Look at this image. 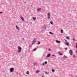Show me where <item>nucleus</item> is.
Instances as JSON below:
<instances>
[{
    "label": "nucleus",
    "mask_w": 77,
    "mask_h": 77,
    "mask_svg": "<svg viewBox=\"0 0 77 77\" xmlns=\"http://www.w3.org/2000/svg\"><path fill=\"white\" fill-rule=\"evenodd\" d=\"M41 44V42H40L39 41H38V43H37V44H38V45H39V44Z\"/></svg>",
    "instance_id": "14"
},
{
    "label": "nucleus",
    "mask_w": 77,
    "mask_h": 77,
    "mask_svg": "<svg viewBox=\"0 0 77 77\" xmlns=\"http://www.w3.org/2000/svg\"><path fill=\"white\" fill-rule=\"evenodd\" d=\"M26 73L27 74H29V72L28 71H27V72H26Z\"/></svg>",
    "instance_id": "24"
},
{
    "label": "nucleus",
    "mask_w": 77,
    "mask_h": 77,
    "mask_svg": "<svg viewBox=\"0 0 77 77\" xmlns=\"http://www.w3.org/2000/svg\"><path fill=\"white\" fill-rule=\"evenodd\" d=\"M42 65H44V63H42Z\"/></svg>",
    "instance_id": "32"
},
{
    "label": "nucleus",
    "mask_w": 77,
    "mask_h": 77,
    "mask_svg": "<svg viewBox=\"0 0 77 77\" xmlns=\"http://www.w3.org/2000/svg\"><path fill=\"white\" fill-rule=\"evenodd\" d=\"M65 49L66 50H67V48H65Z\"/></svg>",
    "instance_id": "35"
},
{
    "label": "nucleus",
    "mask_w": 77,
    "mask_h": 77,
    "mask_svg": "<svg viewBox=\"0 0 77 77\" xmlns=\"http://www.w3.org/2000/svg\"><path fill=\"white\" fill-rule=\"evenodd\" d=\"M10 72H13V71H14V68H11L10 69Z\"/></svg>",
    "instance_id": "3"
},
{
    "label": "nucleus",
    "mask_w": 77,
    "mask_h": 77,
    "mask_svg": "<svg viewBox=\"0 0 77 77\" xmlns=\"http://www.w3.org/2000/svg\"><path fill=\"white\" fill-rule=\"evenodd\" d=\"M73 58H75V56L74 55H73Z\"/></svg>",
    "instance_id": "31"
},
{
    "label": "nucleus",
    "mask_w": 77,
    "mask_h": 77,
    "mask_svg": "<svg viewBox=\"0 0 77 77\" xmlns=\"http://www.w3.org/2000/svg\"><path fill=\"white\" fill-rule=\"evenodd\" d=\"M36 63H33V65H36Z\"/></svg>",
    "instance_id": "30"
},
{
    "label": "nucleus",
    "mask_w": 77,
    "mask_h": 77,
    "mask_svg": "<svg viewBox=\"0 0 77 77\" xmlns=\"http://www.w3.org/2000/svg\"><path fill=\"white\" fill-rule=\"evenodd\" d=\"M35 43V42H33V41H32V43L30 45H29V47H30L31 46L33 45Z\"/></svg>",
    "instance_id": "5"
},
{
    "label": "nucleus",
    "mask_w": 77,
    "mask_h": 77,
    "mask_svg": "<svg viewBox=\"0 0 77 77\" xmlns=\"http://www.w3.org/2000/svg\"><path fill=\"white\" fill-rule=\"evenodd\" d=\"M63 59H65L67 58V57L65 55H64L63 56Z\"/></svg>",
    "instance_id": "12"
},
{
    "label": "nucleus",
    "mask_w": 77,
    "mask_h": 77,
    "mask_svg": "<svg viewBox=\"0 0 77 77\" xmlns=\"http://www.w3.org/2000/svg\"><path fill=\"white\" fill-rule=\"evenodd\" d=\"M64 40H65V42H67V41L66 40V39H64Z\"/></svg>",
    "instance_id": "34"
},
{
    "label": "nucleus",
    "mask_w": 77,
    "mask_h": 77,
    "mask_svg": "<svg viewBox=\"0 0 77 77\" xmlns=\"http://www.w3.org/2000/svg\"><path fill=\"white\" fill-rule=\"evenodd\" d=\"M58 53L59 54V55L60 56H62V55H63V54H62V53H61V52H60V51H59L58 52Z\"/></svg>",
    "instance_id": "8"
},
{
    "label": "nucleus",
    "mask_w": 77,
    "mask_h": 77,
    "mask_svg": "<svg viewBox=\"0 0 77 77\" xmlns=\"http://www.w3.org/2000/svg\"><path fill=\"white\" fill-rule=\"evenodd\" d=\"M23 40H24V38H23Z\"/></svg>",
    "instance_id": "38"
},
{
    "label": "nucleus",
    "mask_w": 77,
    "mask_h": 77,
    "mask_svg": "<svg viewBox=\"0 0 77 77\" xmlns=\"http://www.w3.org/2000/svg\"><path fill=\"white\" fill-rule=\"evenodd\" d=\"M20 18H21L22 20L23 21H24V18H23V17L21 15L20 16Z\"/></svg>",
    "instance_id": "7"
},
{
    "label": "nucleus",
    "mask_w": 77,
    "mask_h": 77,
    "mask_svg": "<svg viewBox=\"0 0 77 77\" xmlns=\"http://www.w3.org/2000/svg\"><path fill=\"white\" fill-rule=\"evenodd\" d=\"M50 17H51V14L50 13H48V20H49Z\"/></svg>",
    "instance_id": "1"
},
{
    "label": "nucleus",
    "mask_w": 77,
    "mask_h": 77,
    "mask_svg": "<svg viewBox=\"0 0 77 77\" xmlns=\"http://www.w3.org/2000/svg\"><path fill=\"white\" fill-rule=\"evenodd\" d=\"M65 44L66 45H69V44L68 42L65 43Z\"/></svg>",
    "instance_id": "10"
},
{
    "label": "nucleus",
    "mask_w": 77,
    "mask_h": 77,
    "mask_svg": "<svg viewBox=\"0 0 77 77\" xmlns=\"http://www.w3.org/2000/svg\"><path fill=\"white\" fill-rule=\"evenodd\" d=\"M42 30H43V29H42Z\"/></svg>",
    "instance_id": "39"
},
{
    "label": "nucleus",
    "mask_w": 77,
    "mask_h": 77,
    "mask_svg": "<svg viewBox=\"0 0 77 77\" xmlns=\"http://www.w3.org/2000/svg\"><path fill=\"white\" fill-rule=\"evenodd\" d=\"M72 40H73V41H75V39H74V38H72Z\"/></svg>",
    "instance_id": "33"
},
{
    "label": "nucleus",
    "mask_w": 77,
    "mask_h": 77,
    "mask_svg": "<svg viewBox=\"0 0 77 77\" xmlns=\"http://www.w3.org/2000/svg\"><path fill=\"white\" fill-rule=\"evenodd\" d=\"M66 39H69V37L68 36H67L66 37Z\"/></svg>",
    "instance_id": "20"
},
{
    "label": "nucleus",
    "mask_w": 77,
    "mask_h": 77,
    "mask_svg": "<svg viewBox=\"0 0 77 77\" xmlns=\"http://www.w3.org/2000/svg\"><path fill=\"white\" fill-rule=\"evenodd\" d=\"M45 73H46V74H48V72H47L46 71H45Z\"/></svg>",
    "instance_id": "27"
},
{
    "label": "nucleus",
    "mask_w": 77,
    "mask_h": 77,
    "mask_svg": "<svg viewBox=\"0 0 77 77\" xmlns=\"http://www.w3.org/2000/svg\"><path fill=\"white\" fill-rule=\"evenodd\" d=\"M50 55H51V54H48L47 56L46 57H50Z\"/></svg>",
    "instance_id": "6"
},
{
    "label": "nucleus",
    "mask_w": 77,
    "mask_h": 77,
    "mask_svg": "<svg viewBox=\"0 0 77 77\" xmlns=\"http://www.w3.org/2000/svg\"><path fill=\"white\" fill-rule=\"evenodd\" d=\"M49 33H50V34H51V35H53L54 33L53 32H49Z\"/></svg>",
    "instance_id": "15"
},
{
    "label": "nucleus",
    "mask_w": 77,
    "mask_h": 77,
    "mask_svg": "<svg viewBox=\"0 0 77 77\" xmlns=\"http://www.w3.org/2000/svg\"><path fill=\"white\" fill-rule=\"evenodd\" d=\"M55 42H56L58 44H60V42L58 40H56Z\"/></svg>",
    "instance_id": "9"
},
{
    "label": "nucleus",
    "mask_w": 77,
    "mask_h": 77,
    "mask_svg": "<svg viewBox=\"0 0 77 77\" xmlns=\"http://www.w3.org/2000/svg\"><path fill=\"white\" fill-rule=\"evenodd\" d=\"M37 49L36 48H35L34 49H33V51H36V50Z\"/></svg>",
    "instance_id": "18"
},
{
    "label": "nucleus",
    "mask_w": 77,
    "mask_h": 77,
    "mask_svg": "<svg viewBox=\"0 0 77 77\" xmlns=\"http://www.w3.org/2000/svg\"><path fill=\"white\" fill-rule=\"evenodd\" d=\"M36 40L35 38H34V40L32 41H33V42H35V41Z\"/></svg>",
    "instance_id": "22"
},
{
    "label": "nucleus",
    "mask_w": 77,
    "mask_h": 77,
    "mask_svg": "<svg viewBox=\"0 0 77 77\" xmlns=\"http://www.w3.org/2000/svg\"><path fill=\"white\" fill-rule=\"evenodd\" d=\"M16 29H17L18 30H19V27H18V26H17V25L16 26Z\"/></svg>",
    "instance_id": "11"
},
{
    "label": "nucleus",
    "mask_w": 77,
    "mask_h": 77,
    "mask_svg": "<svg viewBox=\"0 0 77 77\" xmlns=\"http://www.w3.org/2000/svg\"><path fill=\"white\" fill-rule=\"evenodd\" d=\"M41 8H38V9H37V11H41Z\"/></svg>",
    "instance_id": "17"
},
{
    "label": "nucleus",
    "mask_w": 77,
    "mask_h": 77,
    "mask_svg": "<svg viewBox=\"0 0 77 77\" xmlns=\"http://www.w3.org/2000/svg\"><path fill=\"white\" fill-rule=\"evenodd\" d=\"M75 44H76V48H77V43H76Z\"/></svg>",
    "instance_id": "28"
},
{
    "label": "nucleus",
    "mask_w": 77,
    "mask_h": 77,
    "mask_svg": "<svg viewBox=\"0 0 77 77\" xmlns=\"http://www.w3.org/2000/svg\"><path fill=\"white\" fill-rule=\"evenodd\" d=\"M18 53H20L21 51V50L22 48H21V47L20 46H18Z\"/></svg>",
    "instance_id": "2"
},
{
    "label": "nucleus",
    "mask_w": 77,
    "mask_h": 77,
    "mask_svg": "<svg viewBox=\"0 0 77 77\" xmlns=\"http://www.w3.org/2000/svg\"><path fill=\"white\" fill-rule=\"evenodd\" d=\"M60 32H61V33H63V30L61 29L60 30Z\"/></svg>",
    "instance_id": "19"
},
{
    "label": "nucleus",
    "mask_w": 77,
    "mask_h": 77,
    "mask_svg": "<svg viewBox=\"0 0 77 77\" xmlns=\"http://www.w3.org/2000/svg\"><path fill=\"white\" fill-rule=\"evenodd\" d=\"M52 56L53 57H54V56H55V55H52Z\"/></svg>",
    "instance_id": "36"
},
{
    "label": "nucleus",
    "mask_w": 77,
    "mask_h": 77,
    "mask_svg": "<svg viewBox=\"0 0 77 77\" xmlns=\"http://www.w3.org/2000/svg\"><path fill=\"white\" fill-rule=\"evenodd\" d=\"M50 23L52 25H53V21H51V22H50Z\"/></svg>",
    "instance_id": "16"
},
{
    "label": "nucleus",
    "mask_w": 77,
    "mask_h": 77,
    "mask_svg": "<svg viewBox=\"0 0 77 77\" xmlns=\"http://www.w3.org/2000/svg\"><path fill=\"white\" fill-rule=\"evenodd\" d=\"M48 51H51V49L49 48L48 49Z\"/></svg>",
    "instance_id": "25"
},
{
    "label": "nucleus",
    "mask_w": 77,
    "mask_h": 77,
    "mask_svg": "<svg viewBox=\"0 0 77 77\" xmlns=\"http://www.w3.org/2000/svg\"><path fill=\"white\" fill-rule=\"evenodd\" d=\"M40 71L39 70H37L36 72V73H38V72H39Z\"/></svg>",
    "instance_id": "21"
},
{
    "label": "nucleus",
    "mask_w": 77,
    "mask_h": 77,
    "mask_svg": "<svg viewBox=\"0 0 77 77\" xmlns=\"http://www.w3.org/2000/svg\"><path fill=\"white\" fill-rule=\"evenodd\" d=\"M47 61H45V64H47Z\"/></svg>",
    "instance_id": "26"
},
{
    "label": "nucleus",
    "mask_w": 77,
    "mask_h": 77,
    "mask_svg": "<svg viewBox=\"0 0 77 77\" xmlns=\"http://www.w3.org/2000/svg\"><path fill=\"white\" fill-rule=\"evenodd\" d=\"M77 77V76H76V77Z\"/></svg>",
    "instance_id": "40"
},
{
    "label": "nucleus",
    "mask_w": 77,
    "mask_h": 77,
    "mask_svg": "<svg viewBox=\"0 0 77 77\" xmlns=\"http://www.w3.org/2000/svg\"><path fill=\"white\" fill-rule=\"evenodd\" d=\"M32 19L34 20V21L36 20V18L34 17H32Z\"/></svg>",
    "instance_id": "13"
},
{
    "label": "nucleus",
    "mask_w": 77,
    "mask_h": 77,
    "mask_svg": "<svg viewBox=\"0 0 77 77\" xmlns=\"http://www.w3.org/2000/svg\"><path fill=\"white\" fill-rule=\"evenodd\" d=\"M42 27H43V28H44V29H45V27L44 26H42Z\"/></svg>",
    "instance_id": "29"
},
{
    "label": "nucleus",
    "mask_w": 77,
    "mask_h": 77,
    "mask_svg": "<svg viewBox=\"0 0 77 77\" xmlns=\"http://www.w3.org/2000/svg\"><path fill=\"white\" fill-rule=\"evenodd\" d=\"M52 72H54L55 71V70H54V69H52Z\"/></svg>",
    "instance_id": "23"
},
{
    "label": "nucleus",
    "mask_w": 77,
    "mask_h": 77,
    "mask_svg": "<svg viewBox=\"0 0 77 77\" xmlns=\"http://www.w3.org/2000/svg\"><path fill=\"white\" fill-rule=\"evenodd\" d=\"M69 53L71 56H72V50H70L69 51Z\"/></svg>",
    "instance_id": "4"
},
{
    "label": "nucleus",
    "mask_w": 77,
    "mask_h": 77,
    "mask_svg": "<svg viewBox=\"0 0 77 77\" xmlns=\"http://www.w3.org/2000/svg\"><path fill=\"white\" fill-rule=\"evenodd\" d=\"M2 12H0V14H2Z\"/></svg>",
    "instance_id": "37"
}]
</instances>
